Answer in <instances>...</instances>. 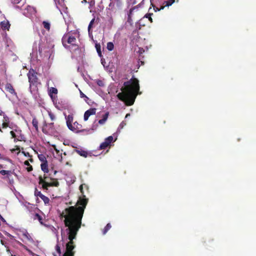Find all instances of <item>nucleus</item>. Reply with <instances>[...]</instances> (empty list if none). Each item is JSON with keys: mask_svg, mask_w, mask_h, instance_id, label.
<instances>
[{"mask_svg": "<svg viewBox=\"0 0 256 256\" xmlns=\"http://www.w3.org/2000/svg\"><path fill=\"white\" fill-rule=\"evenodd\" d=\"M80 96L82 98H86V100L88 99V98L81 90H80Z\"/></svg>", "mask_w": 256, "mask_h": 256, "instance_id": "36", "label": "nucleus"}, {"mask_svg": "<svg viewBox=\"0 0 256 256\" xmlns=\"http://www.w3.org/2000/svg\"><path fill=\"white\" fill-rule=\"evenodd\" d=\"M175 2V0H168L166 1H165L164 3V6H171L173 3H174Z\"/></svg>", "mask_w": 256, "mask_h": 256, "instance_id": "28", "label": "nucleus"}, {"mask_svg": "<svg viewBox=\"0 0 256 256\" xmlns=\"http://www.w3.org/2000/svg\"><path fill=\"white\" fill-rule=\"evenodd\" d=\"M88 202V198L83 195L82 197L79 198L76 206L65 208L60 214L61 218H64V223L68 230L69 242L66 244V251L64 254L74 256L73 250L76 246L73 240L76 238L78 232L81 227L82 218Z\"/></svg>", "mask_w": 256, "mask_h": 256, "instance_id": "1", "label": "nucleus"}, {"mask_svg": "<svg viewBox=\"0 0 256 256\" xmlns=\"http://www.w3.org/2000/svg\"><path fill=\"white\" fill-rule=\"evenodd\" d=\"M5 90L12 96H17V94L11 84L6 83L5 86Z\"/></svg>", "mask_w": 256, "mask_h": 256, "instance_id": "8", "label": "nucleus"}, {"mask_svg": "<svg viewBox=\"0 0 256 256\" xmlns=\"http://www.w3.org/2000/svg\"><path fill=\"white\" fill-rule=\"evenodd\" d=\"M60 162H62V160H63V158H62V153H61L60 154Z\"/></svg>", "mask_w": 256, "mask_h": 256, "instance_id": "48", "label": "nucleus"}, {"mask_svg": "<svg viewBox=\"0 0 256 256\" xmlns=\"http://www.w3.org/2000/svg\"><path fill=\"white\" fill-rule=\"evenodd\" d=\"M0 26L3 30H8L10 24L8 20H4L1 22Z\"/></svg>", "mask_w": 256, "mask_h": 256, "instance_id": "12", "label": "nucleus"}, {"mask_svg": "<svg viewBox=\"0 0 256 256\" xmlns=\"http://www.w3.org/2000/svg\"><path fill=\"white\" fill-rule=\"evenodd\" d=\"M56 252L59 254L60 256L62 252H61L60 248L58 244L56 245Z\"/></svg>", "mask_w": 256, "mask_h": 256, "instance_id": "34", "label": "nucleus"}, {"mask_svg": "<svg viewBox=\"0 0 256 256\" xmlns=\"http://www.w3.org/2000/svg\"><path fill=\"white\" fill-rule=\"evenodd\" d=\"M113 137L109 136L104 140V141L102 142L100 146V150H105L107 148L113 141Z\"/></svg>", "mask_w": 256, "mask_h": 256, "instance_id": "7", "label": "nucleus"}, {"mask_svg": "<svg viewBox=\"0 0 256 256\" xmlns=\"http://www.w3.org/2000/svg\"><path fill=\"white\" fill-rule=\"evenodd\" d=\"M3 116H4L3 122H7L9 123V118H8V116H6V114H3Z\"/></svg>", "mask_w": 256, "mask_h": 256, "instance_id": "35", "label": "nucleus"}, {"mask_svg": "<svg viewBox=\"0 0 256 256\" xmlns=\"http://www.w3.org/2000/svg\"><path fill=\"white\" fill-rule=\"evenodd\" d=\"M94 130V128H92V129H90V130H88V132H90V133L92 132Z\"/></svg>", "mask_w": 256, "mask_h": 256, "instance_id": "52", "label": "nucleus"}, {"mask_svg": "<svg viewBox=\"0 0 256 256\" xmlns=\"http://www.w3.org/2000/svg\"><path fill=\"white\" fill-rule=\"evenodd\" d=\"M19 245L25 249L29 254H32V252L28 249V247L24 244H22L21 242H19Z\"/></svg>", "mask_w": 256, "mask_h": 256, "instance_id": "30", "label": "nucleus"}, {"mask_svg": "<svg viewBox=\"0 0 256 256\" xmlns=\"http://www.w3.org/2000/svg\"><path fill=\"white\" fill-rule=\"evenodd\" d=\"M82 3H86L87 2V0H82Z\"/></svg>", "mask_w": 256, "mask_h": 256, "instance_id": "54", "label": "nucleus"}, {"mask_svg": "<svg viewBox=\"0 0 256 256\" xmlns=\"http://www.w3.org/2000/svg\"><path fill=\"white\" fill-rule=\"evenodd\" d=\"M15 0V3L18 4L20 2V0Z\"/></svg>", "mask_w": 256, "mask_h": 256, "instance_id": "55", "label": "nucleus"}, {"mask_svg": "<svg viewBox=\"0 0 256 256\" xmlns=\"http://www.w3.org/2000/svg\"><path fill=\"white\" fill-rule=\"evenodd\" d=\"M29 160H30V162H33V161H34V160H33V159H32V158H30Z\"/></svg>", "mask_w": 256, "mask_h": 256, "instance_id": "56", "label": "nucleus"}, {"mask_svg": "<svg viewBox=\"0 0 256 256\" xmlns=\"http://www.w3.org/2000/svg\"><path fill=\"white\" fill-rule=\"evenodd\" d=\"M42 195L40 191H38L36 188H35L34 196L36 197L39 196L40 198Z\"/></svg>", "mask_w": 256, "mask_h": 256, "instance_id": "32", "label": "nucleus"}, {"mask_svg": "<svg viewBox=\"0 0 256 256\" xmlns=\"http://www.w3.org/2000/svg\"><path fill=\"white\" fill-rule=\"evenodd\" d=\"M152 14H148L146 15V17L148 18V20L151 22H152V18H151V15Z\"/></svg>", "mask_w": 256, "mask_h": 256, "instance_id": "37", "label": "nucleus"}, {"mask_svg": "<svg viewBox=\"0 0 256 256\" xmlns=\"http://www.w3.org/2000/svg\"><path fill=\"white\" fill-rule=\"evenodd\" d=\"M24 165L28 166L26 170L28 172H31L32 170V166L30 164L28 160H26L24 162Z\"/></svg>", "mask_w": 256, "mask_h": 256, "instance_id": "24", "label": "nucleus"}, {"mask_svg": "<svg viewBox=\"0 0 256 256\" xmlns=\"http://www.w3.org/2000/svg\"><path fill=\"white\" fill-rule=\"evenodd\" d=\"M96 108H91L88 110H86L84 114V121H86L88 118L93 114H95L96 112Z\"/></svg>", "mask_w": 256, "mask_h": 256, "instance_id": "9", "label": "nucleus"}, {"mask_svg": "<svg viewBox=\"0 0 256 256\" xmlns=\"http://www.w3.org/2000/svg\"><path fill=\"white\" fill-rule=\"evenodd\" d=\"M82 187H83L82 184H81V185L80 186V192L82 193V194H84V192H83V188H82Z\"/></svg>", "mask_w": 256, "mask_h": 256, "instance_id": "46", "label": "nucleus"}, {"mask_svg": "<svg viewBox=\"0 0 256 256\" xmlns=\"http://www.w3.org/2000/svg\"><path fill=\"white\" fill-rule=\"evenodd\" d=\"M8 161H9L10 162H12V160H10V159L8 158Z\"/></svg>", "mask_w": 256, "mask_h": 256, "instance_id": "57", "label": "nucleus"}, {"mask_svg": "<svg viewBox=\"0 0 256 256\" xmlns=\"http://www.w3.org/2000/svg\"><path fill=\"white\" fill-rule=\"evenodd\" d=\"M37 74L38 73L36 72V71L34 70L32 68L30 70L28 74V82L30 84V86H31L32 84H36L38 81Z\"/></svg>", "mask_w": 256, "mask_h": 256, "instance_id": "5", "label": "nucleus"}, {"mask_svg": "<svg viewBox=\"0 0 256 256\" xmlns=\"http://www.w3.org/2000/svg\"><path fill=\"white\" fill-rule=\"evenodd\" d=\"M58 94V90L54 87H51L49 89L48 94L51 98H52V94Z\"/></svg>", "mask_w": 256, "mask_h": 256, "instance_id": "17", "label": "nucleus"}, {"mask_svg": "<svg viewBox=\"0 0 256 256\" xmlns=\"http://www.w3.org/2000/svg\"><path fill=\"white\" fill-rule=\"evenodd\" d=\"M38 120L36 118H33L32 120V126L34 127L36 130V131H38Z\"/></svg>", "mask_w": 256, "mask_h": 256, "instance_id": "22", "label": "nucleus"}, {"mask_svg": "<svg viewBox=\"0 0 256 256\" xmlns=\"http://www.w3.org/2000/svg\"><path fill=\"white\" fill-rule=\"evenodd\" d=\"M66 125L68 128H72V123L73 122L74 118L72 114H69L66 116Z\"/></svg>", "mask_w": 256, "mask_h": 256, "instance_id": "11", "label": "nucleus"}, {"mask_svg": "<svg viewBox=\"0 0 256 256\" xmlns=\"http://www.w3.org/2000/svg\"><path fill=\"white\" fill-rule=\"evenodd\" d=\"M64 154L66 156V152H64Z\"/></svg>", "mask_w": 256, "mask_h": 256, "instance_id": "60", "label": "nucleus"}, {"mask_svg": "<svg viewBox=\"0 0 256 256\" xmlns=\"http://www.w3.org/2000/svg\"><path fill=\"white\" fill-rule=\"evenodd\" d=\"M95 47L96 50L99 56L102 57V54L100 50V44L96 43L95 44Z\"/></svg>", "mask_w": 256, "mask_h": 256, "instance_id": "21", "label": "nucleus"}, {"mask_svg": "<svg viewBox=\"0 0 256 256\" xmlns=\"http://www.w3.org/2000/svg\"><path fill=\"white\" fill-rule=\"evenodd\" d=\"M76 38L68 34H64L62 38V44L66 48L68 47L66 44H70L72 46H76Z\"/></svg>", "mask_w": 256, "mask_h": 256, "instance_id": "4", "label": "nucleus"}, {"mask_svg": "<svg viewBox=\"0 0 256 256\" xmlns=\"http://www.w3.org/2000/svg\"><path fill=\"white\" fill-rule=\"evenodd\" d=\"M2 168V166L0 164V168Z\"/></svg>", "mask_w": 256, "mask_h": 256, "instance_id": "63", "label": "nucleus"}, {"mask_svg": "<svg viewBox=\"0 0 256 256\" xmlns=\"http://www.w3.org/2000/svg\"><path fill=\"white\" fill-rule=\"evenodd\" d=\"M31 255H32V256H38L37 254H35L34 253L32 252V254H30Z\"/></svg>", "mask_w": 256, "mask_h": 256, "instance_id": "53", "label": "nucleus"}, {"mask_svg": "<svg viewBox=\"0 0 256 256\" xmlns=\"http://www.w3.org/2000/svg\"><path fill=\"white\" fill-rule=\"evenodd\" d=\"M6 174L8 176H10L14 172H12L11 170H6Z\"/></svg>", "mask_w": 256, "mask_h": 256, "instance_id": "44", "label": "nucleus"}, {"mask_svg": "<svg viewBox=\"0 0 256 256\" xmlns=\"http://www.w3.org/2000/svg\"><path fill=\"white\" fill-rule=\"evenodd\" d=\"M0 174H2V175H6V170H0Z\"/></svg>", "mask_w": 256, "mask_h": 256, "instance_id": "45", "label": "nucleus"}, {"mask_svg": "<svg viewBox=\"0 0 256 256\" xmlns=\"http://www.w3.org/2000/svg\"><path fill=\"white\" fill-rule=\"evenodd\" d=\"M10 134L12 136V138H13L14 142H16L18 141H20L19 136L16 134L14 131L12 130L10 132Z\"/></svg>", "mask_w": 256, "mask_h": 256, "instance_id": "18", "label": "nucleus"}, {"mask_svg": "<svg viewBox=\"0 0 256 256\" xmlns=\"http://www.w3.org/2000/svg\"><path fill=\"white\" fill-rule=\"evenodd\" d=\"M40 166H41L42 170L44 173H48V162H42V164L40 165Z\"/></svg>", "mask_w": 256, "mask_h": 256, "instance_id": "15", "label": "nucleus"}, {"mask_svg": "<svg viewBox=\"0 0 256 256\" xmlns=\"http://www.w3.org/2000/svg\"><path fill=\"white\" fill-rule=\"evenodd\" d=\"M88 4H90V6H94V4H95L94 0H91L90 1L88 2Z\"/></svg>", "mask_w": 256, "mask_h": 256, "instance_id": "41", "label": "nucleus"}, {"mask_svg": "<svg viewBox=\"0 0 256 256\" xmlns=\"http://www.w3.org/2000/svg\"><path fill=\"white\" fill-rule=\"evenodd\" d=\"M95 22V18H94L90 22L88 26V33L90 36H92V25L94 24Z\"/></svg>", "mask_w": 256, "mask_h": 256, "instance_id": "13", "label": "nucleus"}, {"mask_svg": "<svg viewBox=\"0 0 256 256\" xmlns=\"http://www.w3.org/2000/svg\"><path fill=\"white\" fill-rule=\"evenodd\" d=\"M76 152L78 154L84 158H86L88 155V154L87 151H86L82 149L76 150Z\"/></svg>", "mask_w": 256, "mask_h": 256, "instance_id": "14", "label": "nucleus"}, {"mask_svg": "<svg viewBox=\"0 0 256 256\" xmlns=\"http://www.w3.org/2000/svg\"><path fill=\"white\" fill-rule=\"evenodd\" d=\"M109 115L108 112H106L102 117V118L98 120V124H103L106 121Z\"/></svg>", "mask_w": 256, "mask_h": 256, "instance_id": "16", "label": "nucleus"}, {"mask_svg": "<svg viewBox=\"0 0 256 256\" xmlns=\"http://www.w3.org/2000/svg\"><path fill=\"white\" fill-rule=\"evenodd\" d=\"M128 116H130V114H126V117L127 118Z\"/></svg>", "mask_w": 256, "mask_h": 256, "instance_id": "58", "label": "nucleus"}, {"mask_svg": "<svg viewBox=\"0 0 256 256\" xmlns=\"http://www.w3.org/2000/svg\"><path fill=\"white\" fill-rule=\"evenodd\" d=\"M0 220L2 221L4 220V218L2 216V215L0 214Z\"/></svg>", "mask_w": 256, "mask_h": 256, "instance_id": "50", "label": "nucleus"}, {"mask_svg": "<svg viewBox=\"0 0 256 256\" xmlns=\"http://www.w3.org/2000/svg\"><path fill=\"white\" fill-rule=\"evenodd\" d=\"M106 48L109 51H112L114 48V44L112 42L107 43Z\"/></svg>", "mask_w": 256, "mask_h": 256, "instance_id": "25", "label": "nucleus"}, {"mask_svg": "<svg viewBox=\"0 0 256 256\" xmlns=\"http://www.w3.org/2000/svg\"><path fill=\"white\" fill-rule=\"evenodd\" d=\"M124 87L122 88V92L118 94V98L124 102L126 106H130L134 104L136 97L139 92L140 86L137 78H132L129 80L125 82Z\"/></svg>", "mask_w": 256, "mask_h": 256, "instance_id": "2", "label": "nucleus"}, {"mask_svg": "<svg viewBox=\"0 0 256 256\" xmlns=\"http://www.w3.org/2000/svg\"><path fill=\"white\" fill-rule=\"evenodd\" d=\"M82 126L79 124L78 122H75L72 125V128H69L70 130L74 132H78L82 128Z\"/></svg>", "mask_w": 256, "mask_h": 256, "instance_id": "10", "label": "nucleus"}, {"mask_svg": "<svg viewBox=\"0 0 256 256\" xmlns=\"http://www.w3.org/2000/svg\"><path fill=\"white\" fill-rule=\"evenodd\" d=\"M86 130H82V132H84V131H86Z\"/></svg>", "mask_w": 256, "mask_h": 256, "instance_id": "61", "label": "nucleus"}, {"mask_svg": "<svg viewBox=\"0 0 256 256\" xmlns=\"http://www.w3.org/2000/svg\"><path fill=\"white\" fill-rule=\"evenodd\" d=\"M0 132H2V131L1 128H0Z\"/></svg>", "mask_w": 256, "mask_h": 256, "instance_id": "62", "label": "nucleus"}, {"mask_svg": "<svg viewBox=\"0 0 256 256\" xmlns=\"http://www.w3.org/2000/svg\"><path fill=\"white\" fill-rule=\"evenodd\" d=\"M52 147L57 154H59L60 150H58L55 145L52 146Z\"/></svg>", "mask_w": 256, "mask_h": 256, "instance_id": "40", "label": "nucleus"}, {"mask_svg": "<svg viewBox=\"0 0 256 256\" xmlns=\"http://www.w3.org/2000/svg\"><path fill=\"white\" fill-rule=\"evenodd\" d=\"M112 228V226L110 224L108 223L106 226L104 227V228L102 230V234H106V233L110 230Z\"/></svg>", "mask_w": 256, "mask_h": 256, "instance_id": "23", "label": "nucleus"}, {"mask_svg": "<svg viewBox=\"0 0 256 256\" xmlns=\"http://www.w3.org/2000/svg\"><path fill=\"white\" fill-rule=\"evenodd\" d=\"M54 124V123H51L50 124V125H53Z\"/></svg>", "mask_w": 256, "mask_h": 256, "instance_id": "64", "label": "nucleus"}, {"mask_svg": "<svg viewBox=\"0 0 256 256\" xmlns=\"http://www.w3.org/2000/svg\"><path fill=\"white\" fill-rule=\"evenodd\" d=\"M48 114L52 120H54L56 119L55 115L51 111H48Z\"/></svg>", "mask_w": 256, "mask_h": 256, "instance_id": "31", "label": "nucleus"}, {"mask_svg": "<svg viewBox=\"0 0 256 256\" xmlns=\"http://www.w3.org/2000/svg\"><path fill=\"white\" fill-rule=\"evenodd\" d=\"M2 126L3 128H6L8 126V122H2Z\"/></svg>", "mask_w": 256, "mask_h": 256, "instance_id": "38", "label": "nucleus"}, {"mask_svg": "<svg viewBox=\"0 0 256 256\" xmlns=\"http://www.w3.org/2000/svg\"><path fill=\"white\" fill-rule=\"evenodd\" d=\"M46 126H47V124L46 123V122H44L43 127H42V131L44 134H48V131L46 130Z\"/></svg>", "mask_w": 256, "mask_h": 256, "instance_id": "33", "label": "nucleus"}, {"mask_svg": "<svg viewBox=\"0 0 256 256\" xmlns=\"http://www.w3.org/2000/svg\"><path fill=\"white\" fill-rule=\"evenodd\" d=\"M39 160L42 162H48L46 156L44 154H40L38 156Z\"/></svg>", "mask_w": 256, "mask_h": 256, "instance_id": "29", "label": "nucleus"}, {"mask_svg": "<svg viewBox=\"0 0 256 256\" xmlns=\"http://www.w3.org/2000/svg\"><path fill=\"white\" fill-rule=\"evenodd\" d=\"M42 200L44 201V204H48L50 202V199L48 197L45 196L44 195L42 194L40 197Z\"/></svg>", "mask_w": 256, "mask_h": 256, "instance_id": "27", "label": "nucleus"}, {"mask_svg": "<svg viewBox=\"0 0 256 256\" xmlns=\"http://www.w3.org/2000/svg\"><path fill=\"white\" fill-rule=\"evenodd\" d=\"M128 22L130 23V24H132V16H128Z\"/></svg>", "mask_w": 256, "mask_h": 256, "instance_id": "43", "label": "nucleus"}, {"mask_svg": "<svg viewBox=\"0 0 256 256\" xmlns=\"http://www.w3.org/2000/svg\"><path fill=\"white\" fill-rule=\"evenodd\" d=\"M38 184L42 185V188L44 190H48L49 187H58L60 185L57 179L49 178L46 174L43 176H38Z\"/></svg>", "mask_w": 256, "mask_h": 256, "instance_id": "3", "label": "nucleus"}, {"mask_svg": "<svg viewBox=\"0 0 256 256\" xmlns=\"http://www.w3.org/2000/svg\"><path fill=\"white\" fill-rule=\"evenodd\" d=\"M3 114H5L4 113L2 110H0V116H3Z\"/></svg>", "mask_w": 256, "mask_h": 256, "instance_id": "51", "label": "nucleus"}, {"mask_svg": "<svg viewBox=\"0 0 256 256\" xmlns=\"http://www.w3.org/2000/svg\"><path fill=\"white\" fill-rule=\"evenodd\" d=\"M22 154H24L25 156H30V154H29V152H22Z\"/></svg>", "mask_w": 256, "mask_h": 256, "instance_id": "47", "label": "nucleus"}, {"mask_svg": "<svg viewBox=\"0 0 256 256\" xmlns=\"http://www.w3.org/2000/svg\"><path fill=\"white\" fill-rule=\"evenodd\" d=\"M126 125V123L124 122H122L120 124L119 128H122L124 126Z\"/></svg>", "mask_w": 256, "mask_h": 256, "instance_id": "39", "label": "nucleus"}, {"mask_svg": "<svg viewBox=\"0 0 256 256\" xmlns=\"http://www.w3.org/2000/svg\"><path fill=\"white\" fill-rule=\"evenodd\" d=\"M16 150H18V152H20V148H19L18 146H16ZM12 152H14V151H15V150H14H14H12Z\"/></svg>", "mask_w": 256, "mask_h": 256, "instance_id": "49", "label": "nucleus"}, {"mask_svg": "<svg viewBox=\"0 0 256 256\" xmlns=\"http://www.w3.org/2000/svg\"><path fill=\"white\" fill-rule=\"evenodd\" d=\"M134 7H133V8H131L130 10H129V12H128V16H132V12H133V10H134Z\"/></svg>", "mask_w": 256, "mask_h": 256, "instance_id": "42", "label": "nucleus"}, {"mask_svg": "<svg viewBox=\"0 0 256 256\" xmlns=\"http://www.w3.org/2000/svg\"><path fill=\"white\" fill-rule=\"evenodd\" d=\"M23 236L26 238L28 241L33 242L34 240L30 234L27 232H25L22 234Z\"/></svg>", "mask_w": 256, "mask_h": 256, "instance_id": "19", "label": "nucleus"}, {"mask_svg": "<svg viewBox=\"0 0 256 256\" xmlns=\"http://www.w3.org/2000/svg\"><path fill=\"white\" fill-rule=\"evenodd\" d=\"M122 6V0H114V2L112 1L109 4V7L112 10H116V8L120 9Z\"/></svg>", "mask_w": 256, "mask_h": 256, "instance_id": "6", "label": "nucleus"}, {"mask_svg": "<svg viewBox=\"0 0 256 256\" xmlns=\"http://www.w3.org/2000/svg\"><path fill=\"white\" fill-rule=\"evenodd\" d=\"M34 220H38L40 224H44L42 217L38 214H36L34 216Z\"/></svg>", "mask_w": 256, "mask_h": 256, "instance_id": "20", "label": "nucleus"}, {"mask_svg": "<svg viewBox=\"0 0 256 256\" xmlns=\"http://www.w3.org/2000/svg\"><path fill=\"white\" fill-rule=\"evenodd\" d=\"M38 51H39V52H42V51L40 50V48H39V49H38Z\"/></svg>", "mask_w": 256, "mask_h": 256, "instance_id": "59", "label": "nucleus"}, {"mask_svg": "<svg viewBox=\"0 0 256 256\" xmlns=\"http://www.w3.org/2000/svg\"><path fill=\"white\" fill-rule=\"evenodd\" d=\"M42 24H43V26L48 31L50 30V24L48 22H46V21H44L42 22Z\"/></svg>", "mask_w": 256, "mask_h": 256, "instance_id": "26", "label": "nucleus"}]
</instances>
